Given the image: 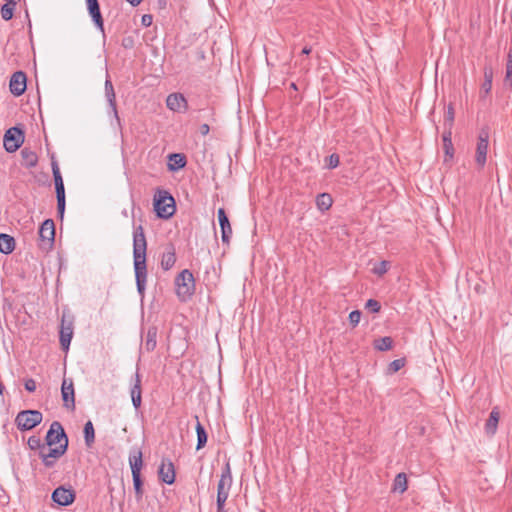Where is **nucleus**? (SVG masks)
Listing matches in <instances>:
<instances>
[{"label":"nucleus","mask_w":512,"mask_h":512,"mask_svg":"<svg viewBox=\"0 0 512 512\" xmlns=\"http://www.w3.org/2000/svg\"><path fill=\"white\" fill-rule=\"evenodd\" d=\"M146 250L147 241L144 228L139 225L135 227L133 232V258L137 290L142 296L147 281Z\"/></svg>","instance_id":"f257e3e1"},{"label":"nucleus","mask_w":512,"mask_h":512,"mask_svg":"<svg viewBox=\"0 0 512 512\" xmlns=\"http://www.w3.org/2000/svg\"><path fill=\"white\" fill-rule=\"evenodd\" d=\"M176 294L180 301H188L195 293V279L188 269L181 271L175 278Z\"/></svg>","instance_id":"f03ea898"},{"label":"nucleus","mask_w":512,"mask_h":512,"mask_svg":"<svg viewBox=\"0 0 512 512\" xmlns=\"http://www.w3.org/2000/svg\"><path fill=\"white\" fill-rule=\"evenodd\" d=\"M154 209L157 216L168 219L175 213V200L173 196L166 190H157L154 196Z\"/></svg>","instance_id":"7ed1b4c3"},{"label":"nucleus","mask_w":512,"mask_h":512,"mask_svg":"<svg viewBox=\"0 0 512 512\" xmlns=\"http://www.w3.org/2000/svg\"><path fill=\"white\" fill-rule=\"evenodd\" d=\"M43 415L38 410H23L15 418L16 426L21 431L35 428L42 422Z\"/></svg>","instance_id":"20e7f679"},{"label":"nucleus","mask_w":512,"mask_h":512,"mask_svg":"<svg viewBox=\"0 0 512 512\" xmlns=\"http://www.w3.org/2000/svg\"><path fill=\"white\" fill-rule=\"evenodd\" d=\"M25 139L24 132L19 127L9 128L3 137V145L7 152L13 153L17 151L23 144Z\"/></svg>","instance_id":"39448f33"},{"label":"nucleus","mask_w":512,"mask_h":512,"mask_svg":"<svg viewBox=\"0 0 512 512\" xmlns=\"http://www.w3.org/2000/svg\"><path fill=\"white\" fill-rule=\"evenodd\" d=\"M232 486V475L230 464L226 463L222 470L218 485H217V503L221 504L226 501L229 496V491Z\"/></svg>","instance_id":"423d86ee"},{"label":"nucleus","mask_w":512,"mask_h":512,"mask_svg":"<svg viewBox=\"0 0 512 512\" xmlns=\"http://www.w3.org/2000/svg\"><path fill=\"white\" fill-rule=\"evenodd\" d=\"M46 446H53L56 444L68 445V437L64 431L62 424L59 421H53L45 437Z\"/></svg>","instance_id":"0eeeda50"},{"label":"nucleus","mask_w":512,"mask_h":512,"mask_svg":"<svg viewBox=\"0 0 512 512\" xmlns=\"http://www.w3.org/2000/svg\"><path fill=\"white\" fill-rule=\"evenodd\" d=\"M39 246L42 249L51 248L55 240V224L52 219H46L39 228Z\"/></svg>","instance_id":"6e6552de"},{"label":"nucleus","mask_w":512,"mask_h":512,"mask_svg":"<svg viewBox=\"0 0 512 512\" xmlns=\"http://www.w3.org/2000/svg\"><path fill=\"white\" fill-rule=\"evenodd\" d=\"M67 449L68 445L62 443L54 448H52V446H46L42 448V450L39 452V455L44 465L50 468L54 466L55 459H58L61 456H63L66 453Z\"/></svg>","instance_id":"1a4fd4ad"},{"label":"nucleus","mask_w":512,"mask_h":512,"mask_svg":"<svg viewBox=\"0 0 512 512\" xmlns=\"http://www.w3.org/2000/svg\"><path fill=\"white\" fill-rule=\"evenodd\" d=\"M72 336L73 319L64 313L61 318V326L59 332L60 345L64 351H67L69 349Z\"/></svg>","instance_id":"9d476101"},{"label":"nucleus","mask_w":512,"mask_h":512,"mask_svg":"<svg viewBox=\"0 0 512 512\" xmlns=\"http://www.w3.org/2000/svg\"><path fill=\"white\" fill-rule=\"evenodd\" d=\"M488 139L489 133L487 130L482 129L478 136V142L476 147V163L479 167H483L486 163V156L488 150Z\"/></svg>","instance_id":"9b49d317"},{"label":"nucleus","mask_w":512,"mask_h":512,"mask_svg":"<svg viewBox=\"0 0 512 512\" xmlns=\"http://www.w3.org/2000/svg\"><path fill=\"white\" fill-rule=\"evenodd\" d=\"M75 491L69 487L59 486L52 493V500L60 506H68L75 500Z\"/></svg>","instance_id":"f8f14e48"},{"label":"nucleus","mask_w":512,"mask_h":512,"mask_svg":"<svg viewBox=\"0 0 512 512\" xmlns=\"http://www.w3.org/2000/svg\"><path fill=\"white\" fill-rule=\"evenodd\" d=\"M63 405L67 409H75V392L72 379L64 378L61 386Z\"/></svg>","instance_id":"ddd939ff"},{"label":"nucleus","mask_w":512,"mask_h":512,"mask_svg":"<svg viewBox=\"0 0 512 512\" xmlns=\"http://www.w3.org/2000/svg\"><path fill=\"white\" fill-rule=\"evenodd\" d=\"M27 77L22 71L13 73L10 79V91L14 96H21L26 90Z\"/></svg>","instance_id":"4468645a"},{"label":"nucleus","mask_w":512,"mask_h":512,"mask_svg":"<svg viewBox=\"0 0 512 512\" xmlns=\"http://www.w3.org/2000/svg\"><path fill=\"white\" fill-rule=\"evenodd\" d=\"M217 216L221 228L222 242L229 245L232 236V227L224 208L218 209Z\"/></svg>","instance_id":"2eb2a0df"},{"label":"nucleus","mask_w":512,"mask_h":512,"mask_svg":"<svg viewBox=\"0 0 512 512\" xmlns=\"http://www.w3.org/2000/svg\"><path fill=\"white\" fill-rule=\"evenodd\" d=\"M158 476L162 482L168 485H171L175 482V468L171 460H162L161 465L158 469Z\"/></svg>","instance_id":"dca6fc26"},{"label":"nucleus","mask_w":512,"mask_h":512,"mask_svg":"<svg viewBox=\"0 0 512 512\" xmlns=\"http://www.w3.org/2000/svg\"><path fill=\"white\" fill-rule=\"evenodd\" d=\"M88 13L92 18L95 26L101 31L104 35V20L100 11V6L98 0H86Z\"/></svg>","instance_id":"f3484780"},{"label":"nucleus","mask_w":512,"mask_h":512,"mask_svg":"<svg viewBox=\"0 0 512 512\" xmlns=\"http://www.w3.org/2000/svg\"><path fill=\"white\" fill-rule=\"evenodd\" d=\"M484 81L481 84L479 91V99L480 101L485 102L487 96L490 94L492 89V81L494 77L493 68L491 66H485L483 69Z\"/></svg>","instance_id":"a211bd4d"},{"label":"nucleus","mask_w":512,"mask_h":512,"mask_svg":"<svg viewBox=\"0 0 512 512\" xmlns=\"http://www.w3.org/2000/svg\"><path fill=\"white\" fill-rule=\"evenodd\" d=\"M167 107L175 112H185L187 110V100L181 93H172L166 99Z\"/></svg>","instance_id":"6ab92c4d"},{"label":"nucleus","mask_w":512,"mask_h":512,"mask_svg":"<svg viewBox=\"0 0 512 512\" xmlns=\"http://www.w3.org/2000/svg\"><path fill=\"white\" fill-rule=\"evenodd\" d=\"M176 262V251L173 244H168L161 257V268L165 271L170 270Z\"/></svg>","instance_id":"aec40b11"},{"label":"nucleus","mask_w":512,"mask_h":512,"mask_svg":"<svg viewBox=\"0 0 512 512\" xmlns=\"http://www.w3.org/2000/svg\"><path fill=\"white\" fill-rule=\"evenodd\" d=\"M105 96L107 98L109 106L111 107V109L113 111L114 117L116 118L117 122L120 123V118H119L118 112H117L116 95H115L114 87H113L111 80L108 77L105 80Z\"/></svg>","instance_id":"412c9836"},{"label":"nucleus","mask_w":512,"mask_h":512,"mask_svg":"<svg viewBox=\"0 0 512 512\" xmlns=\"http://www.w3.org/2000/svg\"><path fill=\"white\" fill-rule=\"evenodd\" d=\"M129 464L131 467L132 477L141 476L143 459H142V452L140 450H136L130 454Z\"/></svg>","instance_id":"4be33fe9"},{"label":"nucleus","mask_w":512,"mask_h":512,"mask_svg":"<svg viewBox=\"0 0 512 512\" xmlns=\"http://www.w3.org/2000/svg\"><path fill=\"white\" fill-rule=\"evenodd\" d=\"M157 334L158 328L156 326H150L146 332L145 340L143 343V349L147 352H152L157 346Z\"/></svg>","instance_id":"5701e85b"},{"label":"nucleus","mask_w":512,"mask_h":512,"mask_svg":"<svg viewBox=\"0 0 512 512\" xmlns=\"http://www.w3.org/2000/svg\"><path fill=\"white\" fill-rule=\"evenodd\" d=\"M500 418V412L498 407H494L489 415L485 423V432L486 434L492 436L496 433L498 422Z\"/></svg>","instance_id":"b1692460"},{"label":"nucleus","mask_w":512,"mask_h":512,"mask_svg":"<svg viewBox=\"0 0 512 512\" xmlns=\"http://www.w3.org/2000/svg\"><path fill=\"white\" fill-rule=\"evenodd\" d=\"M131 399L133 406L138 409L141 406L142 398H141V377L138 372L135 374V383L131 388Z\"/></svg>","instance_id":"393cba45"},{"label":"nucleus","mask_w":512,"mask_h":512,"mask_svg":"<svg viewBox=\"0 0 512 512\" xmlns=\"http://www.w3.org/2000/svg\"><path fill=\"white\" fill-rule=\"evenodd\" d=\"M22 165L26 168H34L38 163V156L35 151L30 148H23L21 150Z\"/></svg>","instance_id":"a878e982"},{"label":"nucleus","mask_w":512,"mask_h":512,"mask_svg":"<svg viewBox=\"0 0 512 512\" xmlns=\"http://www.w3.org/2000/svg\"><path fill=\"white\" fill-rule=\"evenodd\" d=\"M195 420H196V433H197V446H196V449L197 450H200L202 449L206 443H207V439H208V435H207V432L204 428V426L200 423L199 421V417L197 415L194 416Z\"/></svg>","instance_id":"bb28decb"},{"label":"nucleus","mask_w":512,"mask_h":512,"mask_svg":"<svg viewBox=\"0 0 512 512\" xmlns=\"http://www.w3.org/2000/svg\"><path fill=\"white\" fill-rule=\"evenodd\" d=\"M15 249V239L4 233H0V252L10 254Z\"/></svg>","instance_id":"cd10ccee"},{"label":"nucleus","mask_w":512,"mask_h":512,"mask_svg":"<svg viewBox=\"0 0 512 512\" xmlns=\"http://www.w3.org/2000/svg\"><path fill=\"white\" fill-rule=\"evenodd\" d=\"M186 163V157L183 154L174 153L169 155L168 168L170 171H176L184 168Z\"/></svg>","instance_id":"c85d7f7f"},{"label":"nucleus","mask_w":512,"mask_h":512,"mask_svg":"<svg viewBox=\"0 0 512 512\" xmlns=\"http://www.w3.org/2000/svg\"><path fill=\"white\" fill-rule=\"evenodd\" d=\"M332 203V197L328 193H321L316 197V206L320 211H327L332 206Z\"/></svg>","instance_id":"c756f323"},{"label":"nucleus","mask_w":512,"mask_h":512,"mask_svg":"<svg viewBox=\"0 0 512 512\" xmlns=\"http://www.w3.org/2000/svg\"><path fill=\"white\" fill-rule=\"evenodd\" d=\"M84 439L87 447H91L95 441V430L91 421H87L84 425Z\"/></svg>","instance_id":"7c9ffc66"},{"label":"nucleus","mask_w":512,"mask_h":512,"mask_svg":"<svg viewBox=\"0 0 512 512\" xmlns=\"http://www.w3.org/2000/svg\"><path fill=\"white\" fill-rule=\"evenodd\" d=\"M392 346L393 340L391 337L388 336L376 339L374 341V347L379 351H388L392 348Z\"/></svg>","instance_id":"2f4dec72"},{"label":"nucleus","mask_w":512,"mask_h":512,"mask_svg":"<svg viewBox=\"0 0 512 512\" xmlns=\"http://www.w3.org/2000/svg\"><path fill=\"white\" fill-rule=\"evenodd\" d=\"M504 84L512 86V46H510L508 54H507V63H506V74L504 78Z\"/></svg>","instance_id":"473e14b6"},{"label":"nucleus","mask_w":512,"mask_h":512,"mask_svg":"<svg viewBox=\"0 0 512 512\" xmlns=\"http://www.w3.org/2000/svg\"><path fill=\"white\" fill-rule=\"evenodd\" d=\"M394 490L403 493L407 490V476L405 473H399L394 480Z\"/></svg>","instance_id":"72a5a7b5"},{"label":"nucleus","mask_w":512,"mask_h":512,"mask_svg":"<svg viewBox=\"0 0 512 512\" xmlns=\"http://www.w3.org/2000/svg\"><path fill=\"white\" fill-rule=\"evenodd\" d=\"M16 4L17 3L7 2L2 5L0 14L3 20L8 21L12 19Z\"/></svg>","instance_id":"f704fd0d"},{"label":"nucleus","mask_w":512,"mask_h":512,"mask_svg":"<svg viewBox=\"0 0 512 512\" xmlns=\"http://www.w3.org/2000/svg\"><path fill=\"white\" fill-rule=\"evenodd\" d=\"M451 135H452L451 130L445 131L443 133V147H444L446 156H449V157H452L453 152H454Z\"/></svg>","instance_id":"c9c22d12"},{"label":"nucleus","mask_w":512,"mask_h":512,"mask_svg":"<svg viewBox=\"0 0 512 512\" xmlns=\"http://www.w3.org/2000/svg\"><path fill=\"white\" fill-rule=\"evenodd\" d=\"M133 478V485L135 490V495L137 500H141L144 494L143 491V481L141 476L132 477Z\"/></svg>","instance_id":"e433bc0d"},{"label":"nucleus","mask_w":512,"mask_h":512,"mask_svg":"<svg viewBox=\"0 0 512 512\" xmlns=\"http://www.w3.org/2000/svg\"><path fill=\"white\" fill-rule=\"evenodd\" d=\"M51 167H52V173H53V177H54L55 187L61 186V183H63V178L60 173L58 163L54 159H52Z\"/></svg>","instance_id":"4c0bfd02"},{"label":"nucleus","mask_w":512,"mask_h":512,"mask_svg":"<svg viewBox=\"0 0 512 512\" xmlns=\"http://www.w3.org/2000/svg\"><path fill=\"white\" fill-rule=\"evenodd\" d=\"M389 267H390V262L384 260V261L377 263L373 267L372 271L374 274H376L378 276H382L388 271Z\"/></svg>","instance_id":"58836bf2"},{"label":"nucleus","mask_w":512,"mask_h":512,"mask_svg":"<svg viewBox=\"0 0 512 512\" xmlns=\"http://www.w3.org/2000/svg\"><path fill=\"white\" fill-rule=\"evenodd\" d=\"M454 108L452 104H450L447 108V111L445 113V125L449 127V130H451L453 122H454Z\"/></svg>","instance_id":"ea45409f"},{"label":"nucleus","mask_w":512,"mask_h":512,"mask_svg":"<svg viewBox=\"0 0 512 512\" xmlns=\"http://www.w3.org/2000/svg\"><path fill=\"white\" fill-rule=\"evenodd\" d=\"M28 445L31 449H39L42 450L43 447H46L41 441V439L37 436H31L28 439Z\"/></svg>","instance_id":"a19ab883"},{"label":"nucleus","mask_w":512,"mask_h":512,"mask_svg":"<svg viewBox=\"0 0 512 512\" xmlns=\"http://www.w3.org/2000/svg\"><path fill=\"white\" fill-rule=\"evenodd\" d=\"M365 308L367 310H369L370 312L372 313H377L380 311L381 309V305L380 303L375 300V299H369L367 302H366V305H365Z\"/></svg>","instance_id":"79ce46f5"},{"label":"nucleus","mask_w":512,"mask_h":512,"mask_svg":"<svg viewBox=\"0 0 512 512\" xmlns=\"http://www.w3.org/2000/svg\"><path fill=\"white\" fill-rule=\"evenodd\" d=\"M404 365H405V360L404 359L393 360L389 364V371L392 372V373H395V372L399 371L402 367H404Z\"/></svg>","instance_id":"37998d69"},{"label":"nucleus","mask_w":512,"mask_h":512,"mask_svg":"<svg viewBox=\"0 0 512 512\" xmlns=\"http://www.w3.org/2000/svg\"><path fill=\"white\" fill-rule=\"evenodd\" d=\"M361 319V312L354 310L349 314V322L353 327H356Z\"/></svg>","instance_id":"c03bdc74"},{"label":"nucleus","mask_w":512,"mask_h":512,"mask_svg":"<svg viewBox=\"0 0 512 512\" xmlns=\"http://www.w3.org/2000/svg\"><path fill=\"white\" fill-rule=\"evenodd\" d=\"M327 160H328V167L330 169L336 168L340 163L339 156L337 154H331L327 158Z\"/></svg>","instance_id":"a18cd8bd"},{"label":"nucleus","mask_w":512,"mask_h":512,"mask_svg":"<svg viewBox=\"0 0 512 512\" xmlns=\"http://www.w3.org/2000/svg\"><path fill=\"white\" fill-rule=\"evenodd\" d=\"M55 190H56V198H57V200L65 199L64 183H61V186H56Z\"/></svg>","instance_id":"49530a36"},{"label":"nucleus","mask_w":512,"mask_h":512,"mask_svg":"<svg viewBox=\"0 0 512 512\" xmlns=\"http://www.w3.org/2000/svg\"><path fill=\"white\" fill-rule=\"evenodd\" d=\"M24 386L28 392H34L36 390V382L32 378L27 379Z\"/></svg>","instance_id":"de8ad7c7"},{"label":"nucleus","mask_w":512,"mask_h":512,"mask_svg":"<svg viewBox=\"0 0 512 512\" xmlns=\"http://www.w3.org/2000/svg\"><path fill=\"white\" fill-rule=\"evenodd\" d=\"M152 15L145 14L142 16L141 23L145 27H149L152 24Z\"/></svg>","instance_id":"09e8293b"},{"label":"nucleus","mask_w":512,"mask_h":512,"mask_svg":"<svg viewBox=\"0 0 512 512\" xmlns=\"http://www.w3.org/2000/svg\"><path fill=\"white\" fill-rule=\"evenodd\" d=\"M57 211L60 216L63 217L65 211V199L57 200Z\"/></svg>","instance_id":"8fccbe9b"},{"label":"nucleus","mask_w":512,"mask_h":512,"mask_svg":"<svg viewBox=\"0 0 512 512\" xmlns=\"http://www.w3.org/2000/svg\"><path fill=\"white\" fill-rule=\"evenodd\" d=\"M299 65L301 67V70L308 72L310 69V62L306 60H302L299 62Z\"/></svg>","instance_id":"3c124183"},{"label":"nucleus","mask_w":512,"mask_h":512,"mask_svg":"<svg viewBox=\"0 0 512 512\" xmlns=\"http://www.w3.org/2000/svg\"><path fill=\"white\" fill-rule=\"evenodd\" d=\"M199 130H200V133H201L202 135H204V136H205V135H207V134L209 133V131H210V127H209V125H208V124H202V125L200 126V129H199Z\"/></svg>","instance_id":"603ef678"},{"label":"nucleus","mask_w":512,"mask_h":512,"mask_svg":"<svg viewBox=\"0 0 512 512\" xmlns=\"http://www.w3.org/2000/svg\"><path fill=\"white\" fill-rule=\"evenodd\" d=\"M312 51V48L310 46H305L302 51H301V54L302 55H309Z\"/></svg>","instance_id":"864d4df0"},{"label":"nucleus","mask_w":512,"mask_h":512,"mask_svg":"<svg viewBox=\"0 0 512 512\" xmlns=\"http://www.w3.org/2000/svg\"><path fill=\"white\" fill-rule=\"evenodd\" d=\"M225 502L226 501H222L221 504L217 503V512H226L224 509Z\"/></svg>","instance_id":"5fc2aeb1"},{"label":"nucleus","mask_w":512,"mask_h":512,"mask_svg":"<svg viewBox=\"0 0 512 512\" xmlns=\"http://www.w3.org/2000/svg\"><path fill=\"white\" fill-rule=\"evenodd\" d=\"M129 2L132 6H138L143 0H126Z\"/></svg>","instance_id":"6e6d98bb"},{"label":"nucleus","mask_w":512,"mask_h":512,"mask_svg":"<svg viewBox=\"0 0 512 512\" xmlns=\"http://www.w3.org/2000/svg\"><path fill=\"white\" fill-rule=\"evenodd\" d=\"M4 389H5V387H4V385L2 384V382L0 381V395H2V394H3Z\"/></svg>","instance_id":"4d7b16f0"},{"label":"nucleus","mask_w":512,"mask_h":512,"mask_svg":"<svg viewBox=\"0 0 512 512\" xmlns=\"http://www.w3.org/2000/svg\"><path fill=\"white\" fill-rule=\"evenodd\" d=\"M7 2L17 3L18 0H6Z\"/></svg>","instance_id":"13d9d810"},{"label":"nucleus","mask_w":512,"mask_h":512,"mask_svg":"<svg viewBox=\"0 0 512 512\" xmlns=\"http://www.w3.org/2000/svg\"><path fill=\"white\" fill-rule=\"evenodd\" d=\"M291 87L296 89V85L294 83L291 84Z\"/></svg>","instance_id":"bf43d9fd"}]
</instances>
